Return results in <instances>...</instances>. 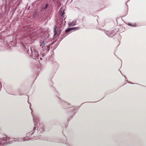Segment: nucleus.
Masks as SVG:
<instances>
[{
  "mask_svg": "<svg viewBox=\"0 0 146 146\" xmlns=\"http://www.w3.org/2000/svg\"><path fill=\"white\" fill-rule=\"evenodd\" d=\"M59 13L60 15V16L61 17V19H62V22H63V20H65L66 18V17H65V16L64 15L65 13L64 12V10L60 9V11H59Z\"/></svg>",
  "mask_w": 146,
  "mask_h": 146,
  "instance_id": "obj_3",
  "label": "nucleus"
},
{
  "mask_svg": "<svg viewBox=\"0 0 146 146\" xmlns=\"http://www.w3.org/2000/svg\"><path fill=\"white\" fill-rule=\"evenodd\" d=\"M127 82L129 83V84H133V83H131L128 80H127Z\"/></svg>",
  "mask_w": 146,
  "mask_h": 146,
  "instance_id": "obj_12",
  "label": "nucleus"
},
{
  "mask_svg": "<svg viewBox=\"0 0 146 146\" xmlns=\"http://www.w3.org/2000/svg\"><path fill=\"white\" fill-rule=\"evenodd\" d=\"M29 52H30H30H31L30 49H29Z\"/></svg>",
  "mask_w": 146,
  "mask_h": 146,
  "instance_id": "obj_13",
  "label": "nucleus"
},
{
  "mask_svg": "<svg viewBox=\"0 0 146 146\" xmlns=\"http://www.w3.org/2000/svg\"><path fill=\"white\" fill-rule=\"evenodd\" d=\"M57 28V26L55 27H54V36L55 35H59L60 34V31H59V32H60L59 34L58 33H57V31L56 30Z\"/></svg>",
  "mask_w": 146,
  "mask_h": 146,
  "instance_id": "obj_7",
  "label": "nucleus"
},
{
  "mask_svg": "<svg viewBox=\"0 0 146 146\" xmlns=\"http://www.w3.org/2000/svg\"><path fill=\"white\" fill-rule=\"evenodd\" d=\"M54 65L56 68H58L59 66V64L56 62L54 61L53 62Z\"/></svg>",
  "mask_w": 146,
  "mask_h": 146,
  "instance_id": "obj_9",
  "label": "nucleus"
},
{
  "mask_svg": "<svg viewBox=\"0 0 146 146\" xmlns=\"http://www.w3.org/2000/svg\"><path fill=\"white\" fill-rule=\"evenodd\" d=\"M127 25L131 27H135L137 26V24L135 23H128L127 24Z\"/></svg>",
  "mask_w": 146,
  "mask_h": 146,
  "instance_id": "obj_8",
  "label": "nucleus"
},
{
  "mask_svg": "<svg viewBox=\"0 0 146 146\" xmlns=\"http://www.w3.org/2000/svg\"><path fill=\"white\" fill-rule=\"evenodd\" d=\"M48 4H46L45 6L44 7H43L42 8V9H42H44L46 10L47 8L48 7Z\"/></svg>",
  "mask_w": 146,
  "mask_h": 146,
  "instance_id": "obj_10",
  "label": "nucleus"
},
{
  "mask_svg": "<svg viewBox=\"0 0 146 146\" xmlns=\"http://www.w3.org/2000/svg\"><path fill=\"white\" fill-rule=\"evenodd\" d=\"M80 29V27H74L68 28L65 30V32L64 34V35H65V36L62 38V39L64 38V37H65L67 35H65L66 33H68V32H70V31L72 30H79Z\"/></svg>",
  "mask_w": 146,
  "mask_h": 146,
  "instance_id": "obj_2",
  "label": "nucleus"
},
{
  "mask_svg": "<svg viewBox=\"0 0 146 146\" xmlns=\"http://www.w3.org/2000/svg\"><path fill=\"white\" fill-rule=\"evenodd\" d=\"M106 35L109 37H112L114 36L116 33H115L114 30L111 31L110 32H108L106 33Z\"/></svg>",
  "mask_w": 146,
  "mask_h": 146,
  "instance_id": "obj_4",
  "label": "nucleus"
},
{
  "mask_svg": "<svg viewBox=\"0 0 146 146\" xmlns=\"http://www.w3.org/2000/svg\"><path fill=\"white\" fill-rule=\"evenodd\" d=\"M50 47V45H46L45 44H44V45L42 46L43 48H44L45 49H46V50H49Z\"/></svg>",
  "mask_w": 146,
  "mask_h": 146,
  "instance_id": "obj_6",
  "label": "nucleus"
},
{
  "mask_svg": "<svg viewBox=\"0 0 146 146\" xmlns=\"http://www.w3.org/2000/svg\"><path fill=\"white\" fill-rule=\"evenodd\" d=\"M76 20L73 21L72 23H69L68 25L69 27L75 26L76 25Z\"/></svg>",
  "mask_w": 146,
  "mask_h": 146,
  "instance_id": "obj_5",
  "label": "nucleus"
},
{
  "mask_svg": "<svg viewBox=\"0 0 146 146\" xmlns=\"http://www.w3.org/2000/svg\"><path fill=\"white\" fill-rule=\"evenodd\" d=\"M40 57H41H41H43L45 55V54L44 53H42L41 54V53H40Z\"/></svg>",
  "mask_w": 146,
  "mask_h": 146,
  "instance_id": "obj_11",
  "label": "nucleus"
},
{
  "mask_svg": "<svg viewBox=\"0 0 146 146\" xmlns=\"http://www.w3.org/2000/svg\"><path fill=\"white\" fill-rule=\"evenodd\" d=\"M23 48L24 50L26 51L28 54H30L29 49H30L31 55H32L33 57H34L35 58H37V59L40 58V60H42V57H40V55L39 54V53L37 50L34 47H31V46H28L27 45H23Z\"/></svg>",
  "mask_w": 146,
  "mask_h": 146,
  "instance_id": "obj_1",
  "label": "nucleus"
}]
</instances>
